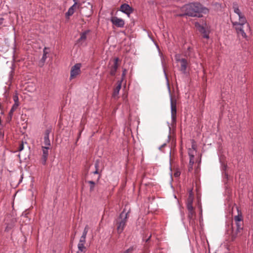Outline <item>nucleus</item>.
<instances>
[{
    "label": "nucleus",
    "mask_w": 253,
    "mask_h": 253,
    "mask_svg": "<svg viewBox=\"0 0 253 253\" xmlns=\"http://www.w3.org/2000/svg\"><path fill=\"white\" fill-rule=\"evenodd\" d=\"M89 30H86L81 34L80 38L78 40V43L82 44L86 39V35L89 33Z\"/></svg>",
    "instance_id": "obj_15"
},
{
    "label": "nucleus",
    "mask_w": 253,
    "mask_h": 253,
    "mask_svg": "<svg viewBox=\"0 0 253 253\" xmlns=\"http://www.w3.org/2000/svg\"><path fill=\"white\" fill-rule=\"evenodd\" d=\"M19 105V104L14 103V104L12 105L11 109L13 111H15L18 108V106Z\"/></svg>",
    "instance_id": "obj_31"
},
{
    "label": "nucleus",
    "mask_w": 253,
    "mask_h": 253,
    "mask_svg": "<svg viewBox=\"0 0 253 253\" xmlns=\"http://www.w3.org/2000/svg\"><path fill=\"white\" fill-rule=\"evenodd\" d=\"M231 22H232V24L233 27H234L238 36H239L241 35L242 37V38L246 39L247 37V36L243 30V26L246 23H244V22H243V21L240 22H238L236 21H233L232 19H231Z\"/></svg>",
    "instance_id": "obj_4"
},
{
    "label": "nucleus",
    "mask_w": 253,
    "mask_h": 253,
    "mask_svg": "<svg viewBox=\"0 0 253 253\" xmlns=\"http://www.w3.org/2000/svg\"><path fill=\"white\" fill-rule=\"evenodd\" d=\"M195 26L201 33L205 32V31L206 30L205 27L204 26L201 25L198 22H195Z\"/></svg>",
    "instance_id": "obj_18"
},
{
    "label": "nucleus",
    "mask_w": 253,
    "mask_h": 253,
    "mask_svg": "<svg viewBox=\"0 0 253 253\" xmlns=\"http://www.w3.org/2000/svg\"><path fill=\"white\" fill-rule=\"evenodd\" d=\"M74 8H69L68 11L66 13V16L67 17H69L72 15L74 13Z\"/></svg>",
    "instance_id": "obj_23"
},
{
    "label": "nucleus",
    "mask_w": 253,
    "mask_h": 253,
    "mask_svg": "<svg viewBox=\"0 0 253 253\" xmlns=\"http://www.w3.org/2000/svg\"><path fill=\"white\" fill-rule=\"evenodd\" d=\"M186 207H187V209L188 211H191L192 210H194V208L193 207L192 204H187Z\"/></svg>",
    "instance_id": "obj_29"
},
{
    "label": "nucleus",
    "mask_w": 253,
    "mask_h": 253,
    "mask_svg": "<svg viewBox=\"0 0 253 253\" xmlns=\"http://www.w3.org/2000/svg\"><path fill=\"white\" fill-rule=\"evenodd\" d=\"M1 109V105H0V109Z\"/></svg>",
    "instance_id": "obj_48"
},
{
    "label": "nucleus",
    "mask_w": 253,
    "mask_h": 253,
    "mask_svg": "<svg viewBox=\"0 0 253 253\" xmlns=\"http://www.w3.org/2000/svg\"><path fill=\"white\" fill-rule=\"evenodd\" d=\"M46 58H47V56L45 55V54H43V55H42V61L43 63H44L45 62Z\"/></svg>",
    "instance_id": "obj_38"
},
{
    "label": "nucleus",
    "mask_w": 253,
    "mask_h": 253,
    "mask_svg": "<svg viewBox=\"0 0 253 253\" xmlns=\"http://www.w3.org/2000/svg\"><path fill=\"white\" fill-rule=\"evenodd\" d=\"M51 131V128H48L46 129L43 137V143L45 146H50V141L49 138V135Z\"/></svg>",
    "instance_id": "obj_12"
},
{
    "label": "nucleus",
    "mask_w": 253,
    "mask_h": 253,
    "mask_svg": "<svg viewBox=\"0 0 253 253\" xmlns=\"http://www.w3.org/2000/svg\"><path fill=\"white\" fill-rule=\"evenodd\" d=\"M73 1L74 2V3L72 6L70 7V8H74L75 9L76 5L78 4V0H73Z\"/></svg>",
    "instance_id": "obj_35"
},
{
    "label": "nucleus",
    "mask_w": 253,
    "mask_h": 253,
    "mask_svg": "<svg viewBox=\"0 0 253 253\" xmlns=\"http://www.w3.org/2000/svg\"><path fill=\"white\" fill-rule=\"evenodd\" d=\"M46 48L45 47L43 49V54H45V55H46L48 53V52L47 51H46Z\"/></svg>",
    "instance_id": "obj_40"
},
{
    "label": "nucleus",
    "mask_w": 253,
    "mask_h": 253,
    "mask_svg": "<svg viewBox=\"0 0 253 253\" xmlns=\"http://www.w3.org/2000/svg\"><path fill=\"white\" fill-rule=\"evenodd\" d=\"M14 111L10 109L9 114H8V121L9 122L11 120V119L13 116V114Z\"/></svg>",
    "instance_id": "obj_27"
},
{
    "label": "nucleus",
    "mask_w": 253,
    "mask_h": 253,
    "mask_svg": "<svg viewBox=\"0 0 253 253\" xmlns=\"http://www.w3.org/2000/svg\"><path fill=\"white\" fill-rule=\"evenodd\" d=\"M226 166L224 165L223 167V169L224 170H226Z\"/></svg>",
    "instance_id": "obj_43"
},
{
    "label": "nucleus",
    "mask_w": 253,
    "mask_h": 253,
    "mask_svg": "<svg viewBox=\"0 0 253 253\" xmlns=\"http://www.w3.org/2000/svg\"><path fill=\"white\" fill-rule=\"evenodd\" d=\"M88 229H89L88 226L86 225L84 228V230L82 235L86 236L87 233L88 231Z\"/></svg>",
    "instance_id": "obj_28"
},
{
    "label": "nucleus",
    "mask_w": 253,
    "mask_h": 253,
    "mask_svg": "<svg viewBox=\"0 0 253 253\" xmlns=\"http://www.w3.org/2000/svg\"><path fill=\"white\" fill-rule=\"evenodd\" d=\"M3 20V18H0V25L2 23V21Z\"/></svg>",
    "instance_id": "obj_41"
},
{
    "label": "nucleus",
    "mask_w": 253,
    "mask_h": 253,
    "mask_svg": "<svg viewBox=\"0 0 253 253\" xmlns=\"http://www.w3.org/2000/svg\"><path fill=\"white\" fill-rule=\"evenodd\" d=\"M171 118L172 123H175L176 119V102L170 98Z\"/></svg>",
    "instance_id": "obj_6"
},
{
    "label": "nucleus",
    "mask_w": 253,
    "mask_h": 253,
    "mask_svg": "<svg viewBox=\"0 0 253 253\" xmlns=\"http://www.w3.org/2000/svg\"><path fill=\"white\" fill-rule=\"evenodd\" d=\"M1 189H0V198L2 196L1 195Z\"/></svg>",
    "instance_id": "obj_44"
},
{
    "label": "nucleus",
    "mask_w": 253,
    "mask_h": 253,
    "mask_svg": "<svg viewBox=\"0 0 253 253\" xmlns=\"http://www.w3.org/2000/svg\"><path fill=\"white\" fill-rule=\"evenodd\" d=\"M76 253H84V252H80V251H77Z\"/></svg>",
    "instance_id": "obj_45"
},
{
    "label": "nucleus",
    "mask_w": 253,
    "mask_h": 253,
    "mask_svg": "<svg viewBox=\"0 0 253 253\" xmlns=\"http://www.w3.org/2000/svg\"><path fill=\"white\" fill-rule=\"evenodd\" d=\"M126 69H124L123 70V73H122V80H123L124 79V78L126 76Z\"/></svg>",
    "instance_id": "obj_36"
},
{
    "label": "nucleus",
    "mask_w": 253,
    "mask_h": 253,
    "mask_svg": "<svg viewBox=\"0 0 253 253\" xmlns=\"http://www.w3.org/2000/svg\"><path fill=\"white\" fill-rule=\"evenodd\" d=\"M189 156L190 157V160L188 166V170L190 171L193 169V166L194 164V156L193 154H191L190 153H189Z\"/></svg>",
    "instance_id": "obj_17"
},
{
    "label": "nucleus",
    "mask_w": 253,
    "mask_h": 253,
    "mask_svg": "<svg viewBox=\"0 0 253 253\" xmlns=\"http://www.w3.org/2000/svg\"><path fill=\"white\" fill-rule=\"evenodd\" d=\"M110 21L112 23L119 28H123L125 26V21L123 19L116 16H113L111 18Z\"/></svg>",
    "instance_id": "obj_9"
},
{
    "label": "nucleus",
    "mask_w": 253,
    "mask_h": 253,
    "mask_svg": "<svg viewBox=\"0 0 253 253\" xmlns=\"http://www.w3.org/2000/svg\"><path fill=\"white\" fill-rule=\"evenodd\" d=\"M165 145H166V144H164L162 146V147L165 146Z\"/></svg>",
    "instance_id": "obj_46"
},
{
    "label": "nucleus",
    "mask_w": 253,
    "mask_h": 253,
    "mask_svg": "<svg viewBox=\"0 0 253 253\" xmlns=\"http://www.w3.org/2000/svg\"><path fill=\"white\" fill-rule=\"evenodd\" d=\"M237 211H238V214L237 215H236L234 216V218L235 221H237V222L243 221V216H242V213H241V211H240L239 209H238Z\"/></svg>",
    "instance_id": "obj_20"
},
{
    "label": "nucleus",
    "mask_w": 253,
    "mask_h": 253,
    "mask_svg": "<svg viewBox=\"0 0 253 253\" xmlns=\"http://www.w3.org/2000/svg\"><path fill=\"white\" fill-rule=\"evenodd\" d=\"M78 251H80V252H84V253L86 252V247L84 246V244L78 243Z\"/></svg>",
    "instance_id": "obj_21"
},
{
    "label": "nucleus",
    "mask_w": 253,
    "mask_h": 253,
    "mask_svg": "<svg viewBox=\"0 0 253 253\" xmlns=\"http://www.w3.org/2000/svg\"><path fill=\"white\" fill-rule=\"evenodd\" d=\"M202 34H203V38L206 39L209 38V33L207 31V30H206L205 32H203Z\"/></svg>",
    "instance_id": "obj_30"
},
{
    "label": "nucleus",
    "mask_w": 253,
    "mask_h": 253,
    "mask_svg": "<svg viewBox=\"0 0 253 253\" xmlns=\"http://www.w3.org/2000/svg\"><path fill=\"white\" fill-rule=\"evenodd\" d=\"M192 148H193V149H194V145H192Z\"/></svg>",
    "instance_id": "obj_47"
},
{
    "label": "nucleus",
    "mask_w": 253,
    "mask_h": 253,
    "mask_svg": "<svg viewBox=\"0 0 253 253\" xmlns=\"http://www.w3.org/2000/svg\"><path fill=\"white\" fill-rule=\"evenodd\" d=\"M175 60L177 62H180L181 59L180 58V55L178 54H176L175 56Z\"/></svg>",
    "instance_id": "obj_37"
},
{
    "label": "nucleus",
    "mask_w": 253,
    "mask_h": 253,
    "mask_svg": "<svg viewBox=\"0 0 253 253\" xmlns=\"http://www.w3.org/2000/svg\"><path fill=\"white\" fill-rule=\"evenodd\" d=\"M133 250V247H131L126 250L124 253H130Z\"/></svg>",
    "instance_id": "obj_34"
},
{
    "label": "nucleus",
    "mask_w": 253,
    "mask_h": 253,
    "mask_svg": "<svg viewBox=\"0 0 253 253\" xmlns=\"http://www.w3.org/2000/svg\"><path fill=\"white\" fill-rule=\"evenodd\" d=\"M87 182L90 184V188H89V190H90V191H92L93 190H94V187H95V183L94 181H88Z\"/></svg>",
    "instance_id": "obj_24"
},
{
    "label": "nucleus",
    "mask_w": 253,
    "mask_h": 253,
    "mask_svg": "<svg viewBox=\"0 0 253 253\" xmlns=\"http://www.w3.org/2000/svg\"><path fill=\"white\" fill-rule=\"evenodd\" d=\"M181 67L180 71L184 74L186 73V69L187 67V61L186 59L182 58L180 60Z\"/></svg>",
    "instance_id": "obj_14"
},
{
    "label": "nucleus",
    "mask_w": 253,
    "mask_h": 253,
    "mask_svg": "<svg viewBox=\"0 0 253 253\" xmlns=\"http://www.w3.org/2000/svg\"><path fill=\"white\" fill-rule=\"evenodd\" d=\"M233 8L234 9V12L238 15L240 22L243 21L244 23H247L246 17L244 15L242 14V12L239 8L237 2H233Z\"/></svg>",
    "instance_id": "obj_8"
},
{
    "label": "nucleus",
    "mask_w": 253,
    "mask_h": 253,
    "mask_svg": "<svg viewBox=\"0 0 253 253\" xmlns=\"http://www.w3.org/2000/svg\"><path fill=\"white\" fill-rule=\"evenodd\" d=\"M182 13L177 15L178 16L182 17L188 15L190 17H201V13L206 14L209 12V9L203 6L201 3L198 2H191L185 4L180 8Z\"/></svg>",
    "instance_id": "obj_1"
},
{
    "label": "nucleus",
    "mask_w": 253,
    "mask_h": 253,
    "mask_svg": "<svg viewBox=\"0 0 253 253\" xmlns=\"http://www.w3.org/2000/svg\"><path fill=\"white\" fill-rule=\"evenodd\" d=\"M86 236L82 235L80 239L79 243L84 244L86 242Z\"/></svg>",
    "instance_id": "obj_26"
},
{
    "label": "nucleus",
    "mask_w": 253,
    "mask_h": 253,
    "mask_svg": "<svg viewBox=\"0 0 253 253\" xmlns=\"http://www.w3.org/2000/svg\"><path fill=\"white\" fill-rule=\"evenodd\" d=\"M127 219V213L123 211L116 220L117 230L119 234L123 232Z\"/></svg>",
    "instance_id": "obj_2"
},
{
    "label": "nucleus",
    "mask_w": 253,
    "mask_h": 253,
    "mask_svg": "<svg viewBox=\"0 0 253 253\" xmlns=\"http://www.w3.org/2000/svg\"><path fill=\"white\" fill-rule=\"evenodd\" d=\"M193 201V197L192 193H190L189 194V196L188 198L187 199V204H192Z\"/></svg>",
    "instance_id": "obj_25"
},
{
    "label": "nucleus",
    "mask_w": 253,
    "mask_h": 253,
    "mask_svg": "<svg viewBox=\"0 0 253 253\" xmlns=\"http://www.w3.org/2000/svg\"><path fill=\"white\" fill-rule=\"evenodd\" d=\"M195 215L196 213L194 210L188 211V218H189L190 222L194 220Z\"/></svg>",
    "instance_id": "obj_19"
},
{
    "label": "nucleus",
    "mask_w": 253,
    "mask_h": 253,
    "mask_svg": "<svg viewBox=\"0 0 253 253\" xmlns=\"http://www.w3.org/2000/svg\"><path fill=\"white\" fill-rule=\"evenodd\" d=\"M120 11L127 15H129L132 11L131 7L126 3H124L121 6Z\"/></svg>",
    "instance_id": "obj_13"
},
{
    "label": "nucleus",
    "mask_w": 253,
    "mask_h": 253,
    "mask_svg": "<svg viewBox=\"0 0 253 253\" xmlns=\"http://www.w3.org/2000/svg\"><path fill=\"white\" fill-rule=\"evenodd\" d=\"M180 174V172L179 171H176L174 173V175L175 177H178Z\"/></svg>",
    "instance_id": "obj_39"
},
{
    "label": "nucleus",
    "mask_w": 253,
    "mask_h": 253,
    "mask_svg": "<svg viewBox=\"0 0 253 253\" xmlns=\"http://www.w3.org/2000/svg\"><path fill=\"white\" fill-rule=\"evenodd\" d=\"M50 146H42V162L43 165H45L48 156V150Z\"/></svg>",
    "instance_id": "obj_10"
},
{
    "label": "nucleus",
    "mask_w": 253,
    "mask_h": 253,
    "mask_svg": "<svg viewBox=\"0 0 253 253\" xmlns=\"http://www.w3.org/2000/svg\"><path fill=\"white\" fill-rule=\"evenodd\" d=\"M235 228H239V229H243V221L237 222L235 221Z\"/></svg>",
    "instance_id": "obj_22"
},
{
    "label": "nucleus",
    "mask_w": 253,
    "mask_h": 253,
    "mask_svg": "<svg viewBox=\"0 0 253 253\" xmlns=\"http://www.w3.org/2000/svg\"><path fill=\"white\" fill-rule=\"evenodd\" d=\"M81 66V63H77L72 67L70 72V79L75 78L80 74Z\"/></svg>",
    "instance_id": "obj_7"
},
{
    "label": "nucleus",
    "mask_w": 253,
    "mask_h": 253,
    "mask_svg": "<svg viewBox=\"0 0 253 253\" xmlns=\"http://www.w3.org/2000/svg\"><path fill=\"white\" fill-rule=\"evenodd\" d=\"M122 80H121L120 81H118L117 83V85L115 87V88L114 90L113 96V97H115L116 96H118V95L119 93L120 90L122 87Z\"/></svg>",
    "instance_id": "obj_16"
},
{
    "label": "nucleus",
    "mask_w": 253,
    "mask_h": 253,
    "mask_svg": "<svg viewBox=\"0 0 253 253\" xmlns=\"http://www.w3.org/2000/svg\"><path fill=\"white\" fill-rule=\"evenodd\" d=\"M119 59L118 57H116L114 60V64L113 66H112L110 68V74L111 76H114L116 75L117 70L118 68L119 65H118V62H119Z\"/></svg>",
    "instance_id": "obj_11"
},
{
    "label": "nucleus",
    "mask_w": 253,
    "mask_h": 253,
    "mask_svg": "<svg viewBox=\"0 0 253 253\" xmlns=\"http://www.w3.org/2000/svg\"><path fill=\"white\" fill-rule=\"evenodd\" d=\"M24 149V144H23V142H22V143H21V144L19 145V146L18 147V151H21L22 150H23Z\"/></svg>",
    "instance_id": "obj_33"
},
{
    "label": "nucleus",
    "mask_w": 253,
    "mask_h": 253,
    "mask_svg": "<svg viewBox=\"0 0 253 253\" xmlns=\"http://www.w3.org/2000/svg\"><path fill=\"white\" fill-rule=\"evenodd\" d=\"M17 220L13 214H7L5 217V224L6 225L5 230L7 232L9 231L14 226Z\"/></svg>",
    "instance_id": "obj_3"
},
{
    "label": "nucleus",
    "mask_w": 253,
    "mask_h": 253,
    "mask_svg": "<svg viewBox=\"0 0 253 253\" xmlns=\"http://www.w3.org/2000/svg\"><path fill=\"white\" fill-rule=\"evenodd\" d=\"M242 230L239 228H235L232 224L230 228L228 229L227 231V234L229 236V239L231 241H234L240 234Z\"/></svg>",
    "instance_id": "obj_5"
},
{
    "label": "nucleus",
    "mask_w": 253,
    "mask_h": 253,
    "mask_svg": "<svg viewBox=\"0 0 253 253\" xmlns=\"http://www.w3.org/2000/svg\"><path fill=\"white\" fill-rule=\"evenodd\" d=\"M98 173L97 169H96V170L93 172L94 174H97Z\"/></svg>",
    "instance_id": "obj_42"
},
{
    "label": "nucleus",
    "mask_w": 253,
    "mask_h": 253,
    "mask_svg": "<svg viewBox=\"0 0 253 253\" xmlns=\"http://www.w3.org/2000/svg\"><path fill=\"white\" fill-rule=\"evenodd\" d=\"M13 100L14 101V103H17V104H19V98H18L17 95L16 94L13 96Z\"/></svg>",
    "instance_id": "obj_32"
}]
</instances>
